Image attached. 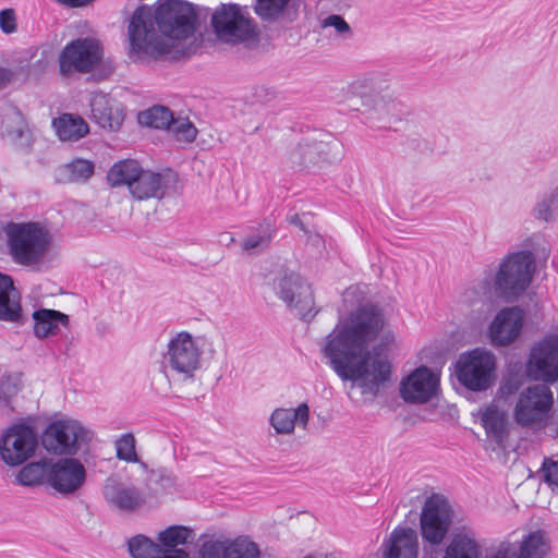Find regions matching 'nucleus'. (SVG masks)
Wrapping results in <instances>:
<instances>
[{
  "label": "nucleus",
  "instance_id": "nucleus-1",
  "mask_svg": "<svg viewBox=\"0 0 558 558\" xmlns=\"http://www.w3.org/2000/svg\"><path fill=\"white\" fill-rule=\"evenodd\" d=\"M393 339L383 307L365 303L338 322L319 342V350L342 380L354 383L362 395L376 397L391 378V364L380 350Z\"/></svg>",
  "mask_w": 558,
  "mask_h": 558
},
{
  "label": "nucleus",
  "instance_id": "nucleus-2",
  "mask_svg": "<svg viewBox=\"0 0 558 558\" xmlns=\"http://www.w3.org/2000/svg\"><path fill=\"white\" fill-rule=\"evenodd\" d=\"M196 12L191 3L182 0H163L155 11L149 7L137 8L129 24L132 50L151 56L169 51L158 31L172 39H185L195 31Z\"/></svg>",
  "mask_w": 558,
  "mask_h": 558
},
{
  "label": "nucleus",
  "instance_id": "nucleus-3",
  "mask_svg": "<svg viewBox=\"0 0 558 558\" xmlns=\"http://www.w3.org/2000/svg\"><path fill=\"white\" fill-rule=\"evenodd\" d=\"M86 476L84 464L73 456L58 460L43 458L23 465L15 483L24 487L47 486L62 496H71L83 487Z\"/></svg>",
  "mask_w": 558,
  "mask_h": 558
},
{
  "label": "nucleus",
  "instance_id": "nucleus-4",
  "mask_svg": "<svg viewBox=\"0 0 558 558\" xmlns=\"http://www.w3.org/2000/svg\"><path fill=\"white\" fill-rule=\"evenodd\" d=\"M536 245L533 251H520L508 255L500 264L495 278L496 292L507 299L518 298L530 286L534 270L535 258H547L549 246L539 235L530 239Z\"/></svg>",
  "mask_w": 558,
  "mask_h": 558
},
{
  "label": "nucleus",
  "instance_id": "nucleus-5",
  "mask_svg": "<svg viewBox=\"0 0 558 558\" xmlns=\"http://www.w3.org/2000/svg\"><path fill=\"white\" fill-rule=\"evenodd\" d=\"M4 233L12 259L23 266L39 264L52 243L50 231L39 222H9Z\"/></svg>",
  "mask_w": 558,
  "mask_h": 558
},
{
  "label": "nucleus",
  "instance_id": "nucleus-6",
  "mask_svg": "<svg viewBox=\"0 0 558 558\" xmlns=\"http://www.w3.org/2000/svg\"><path fill=\"white\" fill-rule=\"evenodd\" d=\"M93 438V433L76 420L51 422L41 435L45 450L58 456H75Z\"/></svg>",
  "mask_w": 558,
  "mask_h": 558
},
{
  "label": "nucleus",
  "instance_id": "nucleus-7",
  "mask_svg": "<svg viewBox=\"0 0 558 558\" xmlns=\"http://www.w3.org/2000/svg\"><path fill=\"white\" fill-rule=\"evenodd\" d=\"M211 25L218 38L225 43L248 41L257 35L253 21L240 5L233 3L218 7L213 13Z\"/></svg>",
  "mask_w": 558,
  "mask_h": 558
},
{
  "label": "nucleus",
  "instance_id": "nucleus-8",
  "mask_svg": "<svg viewBox=\"0 0 558 558\" xmlns=\"http://www.w3.org/2000/svg\"><path fill=\"white\" fill-rule=\"evenodd\" d=\"M554 397L549 387L537 384L524 389L514 408L517 423L525 427L545 425L553 408Z\"/></svg>",
  "mask_w": 558,
  "mask_h": 558
},
{
  "label": "nucleus",
  "instance_id": "nucleus-9",
  "mask_svg": "<svg viewBox=\"0 0 558 558\" xmlns=\"http://www.w3.org/2000/svg\"><path fill=\"white\" fill-rule=\"evenodd\" d=\"M102 48L92 37L77 38L69 43L59 54V71L63 77L73 73H88L101 61Z\"/></svg>",
  "mask_w": 558,
  "mask_h": 558
},
{
  "label": "nucleus",
  "instance_id": "nucleus-10",
  "mask_svg": "<svg viewBox=\"0 0 558 558\" xmlns=\"http://www.w3.org/2000/svg\"><path fill=\"white\" fill-rule=\"evenodd\" d=\"M165 365L179 379H193L199 367L201 349L187 331L177 333L168 343Z\"/></svg>",
  "mask_w": 558,
  "mask_h": 558
},
{
  "label": "nucleus",
  "instance_id": "nucleus-11",
  "mask_svg": "<svg viewBox=\"0 0 558 558\" xmlns=\"http://www.w3.org/2000/svg\"><path fill=\"white\" fill-rule=\"evenodd\" d=\"M495 355L486 350L474 349L462 354L457 362V377L468 389L486 390L493 381Z\"/></svg>",
  "mask_w": 558,
  "mask_h": 558
},
{
  "label": "nucleus",
  "instance_id": "nucleus-12",
  "mask_svg": "<svg viewBox=\"0 0 558 558\" xmlns=\"http://www.w3.org/2000/svg\"><path fill=\"white\" fill-rule=\"evenodd\" d=\"M451 509L447 500L438 494L429 496L423 506L420 525L424 542L432 546H439L451 525Z\"/></svg>",
  "mask_w": 558,
  "mask_h": 558
},
{
  "label": "nucleus",
  "instance_id": "nucleus-13",
  "mask_svg": "<svg viewBox=\"0 0 558 558\" xmlns=\"http://www.w3.org/2000/svg\"><path fill=\"white\" fill-rule=\"evenodd\" d=\"M275 291L289 307L298 311L302 319H312L318 313L314 307L312 286L300 275L283 274L276 280Z\"/></svg>",
  "mask_w": 558,
  "mask_h": 558
},
{
  "label": "nucleus",
  "instance_id": "nucleus-14",
  "mask_svg": "<svg viewBox=\"0 0 558 558\" xmlns=\"http://www.w3.org/2000/svg\"><path fill=\"white\" fill-rule=\"evenodd\" d=\"M37 445L38 438L32 426L12 424L0 438V457L8 465H20L35 453Z\"/></svg>",
  "mask_w": 558,
  "mask_h": 558
},
{
  "label": "nucleus",
  "instance_id": "nucleus-15",
  "mask_svg": "<svg viewBox=\"0 0 558 558\" xmlns=\"http://www.w3.org/2000/svg\"><path fill=\"white\" fill-rule=\"evenodd\" d=\"M101 493L108 507L122 513L136 512L146 504V498L140 488L126 485L118 476L107 477Z\"/></svg>",
  "mask_w": 558,
  "mask_h": 558
},
{
  "label": "nucleus",
  "instance_id": "nucleus-16",
  "mask_svg": "<svg viewBox=\"0 0 558 558\" xmlns=\"http://www.w3.org/2000/svg\"><path fill=\"white\" fill-rule=\"evenodd\" d=\"M529 367L536 379L546 383L558 379V336H549L532 349Z\"/></svg>",
  "mask_w": 558,
  "mask_h": 558
},
{
  "label": "nucleus",
  "instance_id": "nucleus-17",
  "mask_svg": "<svg viewBox=\"0 0 558 558\" xmlns=\"http://www.w3.org/2000/svg\"><path fill=\"white\" fill-rule=\"evenodd\" d=\"M438 383L436 374L426 366H420L401 381L400 395L409 403H425L436 395Z\"/></svg>",
  "mask_w": 558,
  "mask_h": 558
},
{
  "label": "nucleus",
  "instance_id": "nucleus-18",
  "mask_svg": "<svg viewBox=\"0 0 558 558\" xmlns=\"http://www.w3.org/2000/svg\"><path fill=\"white\" fill-rule=\"evenodd\" d=\"M523 326V313L519 307H506L497 313L489 326V338L494 345L504 347L513 342Z\"/></svg>",
  "mask_w": 558,
  "mask_h": 558
},
{
  "label": "nucleus",
  "instance_id": "nucleus-19",
  "mask_svg": "<svg viewBox=\"0 0 558 558\" xmlns=\"http://www.w3.org/2000/svg\"><path fill=\"white\" fill-rule=\"evenodd\" d=\"M89 108V119L105 130H119L125 118L123 109L102 92L93 93Z\"/></svg>",
  "mask_w": 558,
  "mask_h": 558
},
{
  "label": "nucleus",
  "instance_id": "nucleus-20",
  "mask_svg": "<svg viewBox=\"0 0 558 558\" xmlns=\"http://www.w3.org/2000/svg\"><path fill=\"white\" fill-rule=\"evenodd\" d=\"M381 558H417V533L411 527H396L380 546Z\"/></svg>",
  "mask_w": 558,
  "mask_h": 558
},
{
  "label": "nucleus",
  "instance_id": "nucleus-21",
  "mask_svg": "<svg viewBox=\"0 0 558 558\" xmlns=\"http://www.w3.org/2000/svg\"><path fill=\"white\" fill-rule=\"evenodd\" d=\"M310 421V407L302 402L294 409L277 408L269 417V424L279 435L293 434L295 426L306 429Z\"/></svg>",
  "mask_w": 558,
  "mask_h": 558
},
{
  "label": "nucleus",
  "instance_id": "nucleus-22",
  "mask_svg": "<svg viewBox=\"0 0 558 558\" xmlns=\"http://www.w3.org/2000/svg\"><path fill=\"white\" fill-rule=\"evenodd\" d=\"M193 538V530L183 525H172L159 532L157 541L162 553L160 558H189L190 554L179 546L192 542Z\"/></svg>",
  "mask_w": 558,
  "mask_h": 558
},
{
  "label": "nucleus",
  "instance_id": "nucleus-23",
  "mask_svg": "<svg viewBox=\"0 0 558 558\" xmlns=\"http://www.w3.org/2000/svg\"><path fill=\"white\" fill-rule=\"evenodd\" d=\"M168 174L141 169V174L131 183L130 193L136 201L162 198L168 183Z\"/></svg>",
  "mask_w": 558,
  "mask_h": 558
},
{
  "label": "nucleus",
  "instance_id": "nucleus-24",
  "mask_svg": "<svg viewBox=\"0 0 558 558\" xmlns=\"http://www.w3.org/2000/svg\"><path fill=\"white\" fill-rule=\"evenodd\" d=\"M1 136L16 145H28V125L16 107L8 106L1 113Z\"/></svg>",
  "mask_w": 558,
  "mask_h": 558
},
{
  "label": "nucleus",
  "instance_id": "nucleus-25",
  "mask_svg": "<svg viewBox=\"0 0 558 558\" xmlns=\"http://www.w3.org/2000/svg\"><path fill=\"white\" fill-rule=\"evenodd\" d=\"M0 320L22 323L20 293L9 275L0 272Z\"/></svg>",
  "mask_w": 558,
  "mask_h": 558
},
{
  "label": "nucleus",
  "instance_id": "nucleus-26",
  "mask_svg": "<svg viewBox=\"0 0 558 558\" xmlns=\"http://www.w3.org/2000/svg\"><path fill=\"white\" fill-rule=\"evenodd\" d=\"M52 128L62 142H78L89 133L88 123L78 114L61 113L52 120Z\"/></svg>",
  "mask_w": 558,
  "mask_h": 558
},
{
  "label": "nucleus",
  "instance_id": "nucleus-27",
  "mask_svg": "<svg viewBox=\"0 0 558 558\" xmlns=\"http://www.w3.org/2000/svg\"><path fill=\"white\" fill-rule=\"evenodd\" d=\"M442 558H481L475 533L466 529L454 533Z\"/></svg>",
  "mask_w": 558,
  "mask_h": 558
},
{
  "label": "nucleus",
  "instance_id": "nucleus-28",
  "mask_svg": "<svg viewBox=\"0 0 558 558\" xmlns=\"http://www.w3.org/2000/svg\"><path fill=\"white\" fill-rule=\"evenodd\" d=\"M488 437L493 438L498 446H501L508 436V414L496 404L488 405L481 416Z\"/></svg>",
  "mask_w": 558,
  "mask_h": 558
},
{
  "label": "nucleus",
  "instance_id": "nucleus-29",
  "mask_svg": "<svg viewBox=\"0 0 558 558\" xmlns=\"http://www.w3.org/2000/svg\"><path fill=\"white\" fill-rule=\"evenodd\" d=\"M275 234V225L271 220L265 219L250 229V233L241 242V247L252 254L260 253L270 245Z\"/></svg>",
  "mask_w": 558,
  "mask_h": 558
},
{
  "label": "nucleus",
  "instance_id": "nucleus-30",
  "mask_svg": "<svg viewBox=\"0 0 558 558\" xmlns=\"http://www.w3.org/2000/svg\"><path fill=\"white\" fill-rule=\"evenodd\" d=\"M327 144L322 141L305 140L289 151L293 165L308 167L319 162L326 153Z\"/></svg>",
  "mask_w": 558,
  "mask_h": 558
},
{
  "label": "nucleus",
  "instance_id": "nucleus-31",
  "mask_svg": "<svg viewBox=\"0 0 558 558\" xmlns=\"http://www.w3.org/2000/svg\"><path fill=\"white\" fill-rule=\"evenodd\" d=\"M34 318V333L38 338H46L50 335H56L59 331L60 325H68V315L54 311L41 308L33 313Z\"/></svg>",
  "mask_w": 558,
  "mask_h": 558
},
{
  "label": "nucleus",
  "instance_id": "nucleus-32",
  "mask_svg": "<svg viewBox=\"0 0 558 558\" xmlns=\"http://www.w3.org/2000/svg\"><path fill=\"white\" fill-rule=\"evenodd\" d=\"M366 119L372 128H386L392 120L400 117L399 104L395 100L378 98L374 106L365 111Z\"/></svg>",
  "mask_w": 558,
  "mask_h": 558
},
{
  "label": "nucleus",
  "instance_id": "nucleus-33",
  "mask_svg": "<svg viewBox=\"0 0 558 558\" xmlns=\"http://www.w3.org/2000/svg\"><path fill=\"white\" fill-rule=\"evenodd\" d=\"M290 1L291 0H256L254 11L263 22H292L294 16L288 13Z\"/></svg>",
  "mask_w": 558,
  "mask_h": 558
},
{
  "label": "nucleus",
  "instance_id": "nucleus-34",
  "mask_svg": "<svg viewBox=\"0 0 558 558\" xmlns=\"http://www.w3.org/2000/svg\"><path fill=\"white\" fill-rule=\"evenodd\" d=\"M141 165L134 159L117 161L107 173V181L111 186L126 185L131 187L136 177L141 174Z\"/></svg>",
  "mask_w": 558,
  "mask_h": 558
},
{
  "label": "nucleus",
  "instance_id": "nucleus-35",
  "mask_svg": "<svg viewBox=\"0 0 558 558\" xmlns=\"http://www.w3.org/2000/svg\"><path fill=\"white\" fill-rule=\"evenodd\" d=\"M549 545L543 531H534L524 537L518 558H545Z\"/></svg>",
  "mask_w": 558,
  "mask_h": 558
},
{
  "label": "nucleus",
  "instance_id": "nucleus-36",
  "mask_svg": "<svg viewBox=\"0 0 558 558\" xmlns=\"http://www.w3.org/2000/svg\"><path fill=\"white\" fill-rule=\"evenodd\" d=\"M126 544L132 558H160L162 555L160 545L143 534L131 537Z\"/></svg>",
  "mask_w": 558,
  "mask_h": 558
},
{
  "label": "nucleus",
  "instance_id": "nucleus-37",
  "mask_svg": "<svg viewBox=\"0 0 558 558\" xmlns=\"http://www.w3.org/2000/svg\"><path fill=\"white\" fill-rule=\"evenodd\" d=\"M172 119V112L163 106H154L138 113L140 124L154 129L168 130Z\"/></svg>",
  "mask_w": 558,
  "mask_h": 558
},
{
  "label": "nucleus",
  "instance_id": "nucleus-38",
  "mask_svg": "<svg viewBox=\"0 0 558 558\" xmlns=\"http://www.w3.org/2000/svg\"><path fill=\"white\" fill-rule=\"evenodd\" d=\"M259 555L257 544L246 536L227 539V558H259Z\"/></svg>",
  "mask_w": 558,
  "mask_h": 558
},
{
  "label": "nucleus",
  "instance_id": "nucleus-39",
  "mask_svg": "<svg viewBox=\"0 0 558 558\" xmlns=\"http://www.w3.org/2000/svg\"><path fill=\"white\" fill-rule=\"evenodd\" d=\"M64 178L70 182H85L95 171V165L90 160L74 159L61 169Z\"/></svg>",
  "mask_w": 558,
  "mask_h": 558
},
{
  "label": "nucleus",
  "instance_id": "nucleus-40",
  "mask_svg": "<svg viewBox=\"0 0 558 558\" xmlns=\"http://www.w3.org/2000/svg\"><path fill=\"white\" fill-rule=\"evenodd\" d=\"M167 131L180 143H192L197 135V129L187 118H173Z\"/></svg>",
  "mask_w": 558,
  "mask_h": 558
},
{
  "label": "nucleus",
  "instance_id": "nucleus-41",
  "mask_svg": "<svg viewBox=\"0 0 558 558\" xmlns=\"http://www.w3.org/2000/svg\"><path fill=\"white\" fill-rule=\"evenodd\" d=\"M558 210V195L556 191L544 195L533 209L534 217L538 220L548 222L554 219L555 213Z\"/></svg>",
  "mask_w": 558,
  "mask_h": 558
},
{
  "label": "nucleus",
  "instance_id": "nucleus-42",
  "mask_svg": "<svg viewBox=\"0 0 558 558\" xmlns=\"http://www.w3.org/2000/svg\"><path fill=\"white\" fill-rule=\"evenodd\" d=\"M189 558H191L189 556ZM197 558H227V539L209 538L198 548Z\"/></svg>",
  "mask_w": 558,
  "mask_h": 558
},
{
  "label": "nucleus",
  "instance_id": "nucleus-43",
  "mask_svg": "<svg viewBox=\"0 0 558 558\" xmlns=\"http://www.w3.org/2000/svg\"><path fill=\"white\" fill-rule=\"evenodd\" d=\"M117 458L126 462H136L135 438L132 434H123L116 441Z\"/></svg>",
  "mask_w": 558,
  "mask_h": 558
},
{
  "label": "nucleus",
  "instance_id": "nucleus-44",
  "mask_svg": "<svg viewBox=\"0 0 558 558\" xmlns=\"http://www.w3.org/2000/svg\"><path fill=\"white\" fill-rule=\"evenodd\" d=\"M20 380L16 376H7L0 381V399L4 401L7 405H10V401L20 391Z\"/></svg>",
  "mask_w": 558,
  "mask_h": 558
},
{
  "label": "nucleus",
  "instance_id": "nucleus-45",
  "mask_svg": "<svg viewBox=\"0 0 558 558\" xmlns=\"http://www.w3.org/2000/svg\"><path fill=\"white\" fill-rule=\"evenodd\" d=\"M544 478L549 485L558 487V460L545 458L542 463Z\"/></svg>",
  "mask_w": 558,
  "mask_h": 558
},
{
  "label": "nucleus",
  "instance_id": "nucleus-46",
  "mask_svg": "<svg viewBox=\"0 0 558 558\" xmlns=\"http://www.w3.org/2000/svg\"><path fill=\"white\" fill-rule=\"evenodd\" d=\"M16 15L13 9L0 11V29L4 34H12L16 31Z\"/></svg>",
  "mask_w": 558,
  "mask_h": 558
},
{
  "label": "nucleus",
  "instance_id": "nucleus-47",
  "mask_svg": "<svg viewBox=\"0 0 558 558\" xmlns=\"http://www.w3.org/2000/svg\"><path fill=\"white\" fill-rule=\"evenodd\" d=\"M325 26H332L340 34L350 31L349 24L340 15H330L324 21Z\"/></svg>",
  "mask_w": 558,
  "mask_h": 558
},
{
  "label": "nucleus",
  "instance_id": "nucleus-48",
  "mask_svg": "<svg viewBox=\"0 0 558 558\" xmlns=\"http://www.w3.org/2000/svg\"><path fill=\"white\" fill-rule=\"evenodd\" d=\"M14 78V72L10 69L0 66V89L7 87Z\"/></svg>",
  "mask_w": 558,
  "mask_h": 558
},
{
  "label": "nucleus",
  "instance_id": "nucleus-49",
  "mask_svg": "<svg viewBox=\"0 0 558 558\" xmlns=\"http://www.w3.org/2000/svg\"><path fill=\"white\" fill-rule=\"evenodd\" d=\"M59 4L68 8H80L88 4L93 0H56Z\"/></svg>",
  "mask_w": 558,
  "mask_h": 558
},
{
  "label": "nucleus",
  "instance_id": "nucleus-50",
  "mask_svg": "<svg viewBox=\"0 0 558 558\" xmlns=\"http://www.w3.org/2000/svg\"><path fill=\"white\" fill-rule=\"evenodd\" d=\"M289 223L290 225H293L298 228H300L301 230H303L304 232H306V229L304 227V223L301 219V217L299 215H293L289 218Z\"/></svg>",
  "mask_w": 558,
  "mask_h": 558
},
{
  "label": "nucleus",
  "instance_id": "nucleus-51",
  "mask_svg": "<svg viewBox=\"0 0 558 558\" xmlns=\"http://www.w3.org/2000/svg\"><path fill=\"white\" fill-rule=\"evenodd\" d=\"M227 235H228L230 242L234 241L233 236H231L230 234H227Z\"/></svg>",
  "mask_w": 558,
  "mask_h": 558
},
{
  "label": "nucleus",
  "instance_id": "nucleus-52",
  "mask_svg": "<svg viewBox=\"0 0 558 558\" xmlns=\"http://www.w3.org/2000/svg\"><path fill=\"white\" fill-rule=\"evenodd\" d=\"M554 190L556 191V195H558V183H557V186Z\"/></svg>",
  "mask_w": 558,
  "mask_h": 558
}]
</instances>
